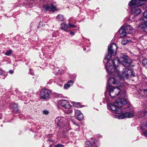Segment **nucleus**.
I'll use <instances>...</instances> for the list:
<instances>
[{"instance_id": "nucleus-15", "label": "nucleus", "mask_w": 147, "mask_h": 147, "mask_svg": "<svg viewBox=\"0 0 147 147\" xmlns=\"http://www.w3.org/2000/svg\"><path fill=\"white\" fill-rule=\"evenodd\" d=\"M64 118L63 117H59L56 118L55 123L58 125H60L61 123H64Z\"/></svg>"}, {"instance_id": "nucleus-4", "label": "nucleus", "mask_w": 147, "mask_h": 147, "mask_svg": "<svg viewBox=\"0 0 147 147\" xmlns=\"http://www.w3.org/2000/svg\"><path fill=\"white\" fill-rule=\"evenodd\" d=\"M119 59L117 58L115 59L117 63L120 62L121 64L125 67H129L131 65L133 61L131 59L129 58L127 55H124L123 53H121Z\"/></svg>"}, {"instance_id": "nucleus-10", "label": "nucleus", "mask_w": 147, "mask_h": 147, "mask_svg": "<svg viewBox=\"0 0 147 147\" xmlns=\"http://www.w3.org/2000/svg\"><path fill=\"white\" fill-rule=\"evenodd\" d=\"M115 102V105L119 108L122 107L127 103L126 100L123 98H119Z\"/></svg>"}, {"instance_id": "nucleus-29", "label": "nucleus", "mask_w": 147, "mask_h": 147, "mask_svg": "<svg viewBox=\"0 0 147 147\" xmlns=\"http://www.w3.org/2000/svg\"><path fill=\"white\" fill-rule=\"evenodd\" d=\"M69 28H76L77 27L76 26L71 23H69Z\"/></svg>"}, {"instance_id": "nucleus-5", "label": "nucleus", "mask_w": 147, "mask_h": 147, "mask_svg": "<svg viewBox=\"0 0 147 147\" xmlns=\"http://www.w3.org/2000/svg\"><path fill=\"white\" fill-rule=\"evenodd\" d=\"M117 46L115 43L109 44L108 47V53L105 57V60L109 59L112 55H116L117 51Z\"/></svg>"}, {"instance_id": "nucleus-19", "label": "nucleus", "mask_w": 147, "mask_h": 147, "mask_svg": "<svg viewBox=\"0 0 147 147\" xmlns=\"http://www.w3.org/2000/svg\"><path fill=\"white\" fill-rule=\"evenodd\" d=\"M139 28L142 29L144 31L147 33V26L145 24H142L139 26Z\"/></svg>"}, {"instance_id": "nucleus-31", "label": "nucleus", "mask_w": 147, "mask_h": 147, "mask_svg": "<svg viewBox=\"0 0 147 147\" xmlns=\"http://www.w3.org/2000/svg\"><path fill=\"white\" fill-rule=\"evenodd\" d=\"M64 146L60 144H58L55 146V147H63Z\"/></svg>"}, {"instance_id": "nucleus-25", "label": "nucleus", "mask_w": 147, "mask_h": 147, "mask_svg": "<svg viewBox=\"0 0 147 147\" xmlns=\"http://www.w3.org/2000/svg\"><path fill=\"white\" fill-rule=\"evenodd\" d=\"M142 64L143 65L147 68V59H144L142 61Z\"/></svg>"}, {"instance_id": "nucleus-24", "label": "nucleus", "mask_w": 147, "mask_h": 147, "mask_svg": "<svg viewBox=\"0 0 147 147\" xmlns=\"http://www.w3.org/2000/svg\"><path fill=\"white\" fill-rule=\"evenodd\" d=\"M124 26L125 28L126 31H129L128 33H127L130 32L133 29L132 27L129 25Z\"/></svg>"}, {"instance_id": "nucleus-36", "label": "nucleus", "mask_w": 147, "mask_h": 147, "mask_svg": "<svg viewBox=\"0 0 147 147\" xmlns=\"http://www.w3.org/2000/svg\"><path fill=\"white\" fill-rule=\"evenodd\" d=\"M83 50L84 51H85L86 50V48H84V49H83Z\"/></svg>"}, {"instance_id": "nucleus-7", "label": "nucleus", "mask_w": 147, "mask_h": 147, "mask_svg": "<svg viewBox=\"0 0 147 147\" xmlns=\"http://www.w3.org/2000/svg\"><path fill=\"white\" fill-rule=\"evenodd\" d=\"M51 94L50 91L46 89H42L40 92V98L43 99H48L49 98V96Z\"/></svg>"}, {"instance_id": "nucleus-30", "label": "nucleus", "mask_w": 147, "mask_h": 147, "mask_svg": "<svg viewBox=\"0 0 147 147\" xmlns=\"http://www.w3.org/2000/svg\"><path fill=\"white\" fill-rule=\"evenodd\" d=\"M43 113L45 115H47L49 114V112L47 110H44L43 111Z\"/></svg>"}, {"instance_id": "nucleus-23", "label": "nucleus", "mask_w": 147, "mask_h": 147, "mask_svg": "<svg viewBox=\"0 0 147 147\" xmlns=\"http://www.w3.org/2000/svg\"><path fill=\"white\" fill-rule=\"evenodd\" d=\"M57 19L58 21H63L64 20V18L63 16L62 15L59 14L57 17Z\"/></svg>"}, {"instance_id": "nucleus-6", "label": "nucleus", "mask_w": 147, "mask_h": 147, "mask_svg": "<svg viewBox=\"0 0 147 147\" xmlns=\"http://www.w3.org/2000/svg\"><path fill=\"white\" fill-rule=\"evenodd\" d=\"M122 76L123 78H127L128 77H134V72L128 68L124 69L122 72Z\"/></svg>"}, {"instance_id": "nucleus-33", "label": "nucleus", "mask_w": 147, "mask_h": 147, "mask_svg": "<svg viewBox=\"0 0 147 147\" xmlns=\"http://www.w3.org/2000/svg\"><path fill=\"white\" fill-rule=\"evenodd\" d=\"M70 33L72 35H74V32H70Z\"/></svg>"}, {"instance_id": "nucleus-8", "label": "nucleus", "mask_w": 147, "mask_h": 147, "mask_svg": "<svg viewBox=\"0 0 147 147\" xmlns=\"http://www.w3.org/2000/svg\"><path fill=\"white\" fill-rule=\"evenodd\" d=\"M57 10L56 7L52 4L50 5L48 4L43 5V9H42V11L45 13H46L47 11H51L53 12Z\"/></svg>"}, {"instance_id": "nucleus-3", "label": "nucleus", "mask_w": 147, "mask_h": 147, "mask_svg": "<svg viewBox=\"0 0 147 147\" xmlns=\"http://www.w3.org/2000/svg\"><path fill=\"white\" fill-rule=\"evenodd\" d=\"M116 60L115 59L113 61H109L107 62L106 63V70L107 72L109 74L113 73L115 72L113 75V78L116 77L119 75V76L120 78V75L119 74V72L118 71H115L116 69V66L115 64L116 63Z\"/></svg>"}, {"instance_id": "nucleus-26", "label": "nucleus", "mask_w": 147, "mask_h": 147, "mask_svg": "<svg viewBox=\"0 0 147 147\" xmlns=\"http://www.w3.org/2000/svg\"><path fill=\"white\" fill-rule=\"evenodd\" d=\"M85 147H93L91 145V144L90 142L89 141H87L85 143Z\"/></svg>"}, {"instance_id": "nucleus-27", "label": "nucleus", "mask_w": 147, "mask_h": 147, "mask_svg": "<svg viewBox=\"0 0 147 147\" xmlns=\"http://www.w3.org/2000/svg\"><path fill=\"white\" fill-rule=\"evenodd\" d=\"M12 53V51L11 50H7L5 53V55L7 56H9L11 55Z\"/></svg>"}, {"instance_id": "nucleus-37", "label": "nucleus", "mask_w": 147, "mask_h": 147, "mask_svg": "<svg viewBox=\"0 0 147 147\" xmlns=\"http://www.w3.org/2000/svg\"><path fill=\"white\" fill-rule=\"evenodd\" d=\"M72 111H70V112L71 113H72Z\"/></svg>"}, {"instance_id": "nucleus-2", "label": "nucleus", "mask_w": 147, "mask_h": 147, "mask_svg": "<svg viewBox=\"0 0 147 147\" xmlns=\"http://www.w3.org/2000/svg\"><path fill=\"white\" fill-rule=\"evenodd\" d=\"M146 1L147 0H131L129 2L128 5L132 7L135 6L132 8L131 11V15L130 16V18H133L132 15L137 16L141 12V9L136 6H141L145 4V1Z\"/></svg>"}, {"instance_id": "nucleus-16", "label": "nucleus", "mask_w": 147, "mask_h": 147, "mask_svg": "<svg viewBox=\"0 0 147 147\" xmlns=\"http://www.w3.org/2000/svg\"><path fill=\"white\" fill-rule=\"evenodd\" d=\"M140 128L142 130L147 129L143 132V134L144 136L147 137V122L145 124H143L141 126Z\"/></svg>"}, {"instance_id": "nucleus-32", "label": "nucleus", "mask_w": 147, "mask_h": 147, "mask_svg": "<svg viewBox=\"0 0 147 147\" xmlns=\"http://www.w3.org/2000/svg\"><path fill=\"white\" fill-rule=\"evenodd\" d=\"M9 72L10 74H13L14 71H13L11 70L9 71Z\"/></svg>"}, {"instance_id": "nucleus-17", "label": "nucleus", "mask_w": 147, "mask_h": 147, "mask_svg": "<svg viewBox=\"0 0 147 147\" xmlns=\"http://www.w3.org/2000/svg\"><path fill=\"white\" fill-rule=\"evenodd\" d=\"M68 27V26L67 24L65 23L61 24V28L62 30L67 32H69Z\"/></svg>"}, {"instance_id": "nucleus-11", "label": "nucleus", "mask_w": 147, "mask_h": 147, "mask_svg": "<svg viewBox=\"0 0 147 147\" xmlns=\"http://www.w3.org/2000/svg\"><path fill=\"white\" fill-rule=\"evenodd\" d=\"M59 102L61 106L64 108L69 109L71 108V105H70L69 102L66 100H60Z\"/></svg>"}, {"instance_id": "nucleus-34", "label": "nucleus", "mask_w": 147, "mask_h": 147, "mask_svg": "<svg viewBox=\"0 0 147 147\" xmlns=\"http://www.w3.org/2000/svg\"><path fill=\"white\" fill-rule=\"evenodd\" d=\"M3 74V72L1 70H0V76L2 75Z\"/></svg>"}, {"instance_id": "nucleus-21", "label": "nucleus", "mask_w": 147, "mask_h": 147, "mask_svg": "<svg viewBox=\"0 0 147 147\" xmlns=\"http://www.w3.org/2000/svg\"><path fill=\"white\" fill-rule=\"evenodd\" d=\"M131 41L129 40H128L127 39L123 38L121 42L122 45H124Z\"/></svg>"}, {"instance_id": "nucleus-28", "label": "nucleus", "mask_w": 147, "mask_h": 147, "mask_svg": "<svg viewBox=\"0 0 147 147\" xmlns=\"http://www.w3.org/2000/svg\"><path fill=\"white\" fill-rule=\"evenodd\" d=\"M73 105L74 107H78L80 106V105L79 103L76 102H73Z\"/></svg>"}, {"instance_id": "nucleus-22", "label": "nucleus", "mask_w": 147, "mask_h": 147, "mask_svg": "<svg viewBox=\"0 0 147 147\" xmlns=\"http://www.w3.org/2000/svg\"><path fill=\"white\" fill-rule=\"evenodd\" d=\"M12 105L13 107V109L14 112H17L19 111L17 104L16 103H13L12 104Z\"/></svg>"}, {"instance_id": "nucleus-9", "label": "nucleus", "mask_w": 147, "mask_h": 147, "mask_svg": "<svg viewBox=\"0 0 147 147\" xmlns=\"http://www.w3.org/2000/svg\"><path fill=\"white\" fill-rule=\"evenodd\" d=\"M134 114V112L133 109L130 111H128L126 113L120 115L118 116L119 119H123L125 118H131L132 117Z\"/></svg>"}, {"instance_id": "nucleus-14", "label": "nucleus", "mask_w": 147, "mask_h": 147, "mask_svg": "<svg viewBox=\"0 0 147 147\" xmlns=\"http://www.w3.org/2000/svg\"><path fill=\"white\" fill-rule=\"evenodd\" d=\"M75 116L78 120H82L83 119V115L79 110H77L75 113Z\"/></svg>"}, {"instance_id": "nucleus-20", "label": "nucleus", "mask_w": 147, "mask_h": 147, "mask_svg": "<svg viewBox=\"0 0 147 147\" xmlns=\"http://www.w3.org/2000/svg\"><path fill=\"white\" fill-rule=\"evenodd\" d=\"M143 21L145 24L147 23V11H145L143 14Z\"/></svg>"}, {"instance_id": "nucleus-18", "label": "nucleus", "mask_w": 147, "mask_h": 147, "mask_svg": "<svg viewBox=\"0 0 147 147\" xmlns=\"http://www.w3.org/2000/svg\"><path fill=\"white\" fill-rule=\"evenodd\" d=\"M74 83L73 81L72 80H70L68 81L67 83L66 84H65L64 85V88L65 89H67L70 86L72 85Z\"/></svg>"}, {"instance_id": "nucleus-12", "label": "nucleus", "mask_w": 147, "mask_h": 147, "mask_svg": "<svg viewBox=\"0 0 147 147\" xmlns=\"http://www.w3.org/2000/svg\"><path fill=\"white\" fill-rule=\"evenodd\" d=\"M129 31H126L125 28L124 26H122L119 30V36L122 38L124 37Z\"/></svg>"}, {"instance_id": "nucleus-13", "label": "nucleus", "mask_w": 147, "mask_h": 147, "mask_svg": "<svg viewBox=\"0 0 147 147\" xmlns=\"http://www.w3.org/2000/svg\"><path fill=\"white\" fill-rule=\"evenodd\" d=\"M108 107L111 111H113L115 113H117L118 107L117 106L115 105V102H114V104L111 103L108 106Z\"/></svg>"}, {"instance_id": "nucleus-1", "label": "nucleus", "mask_w": 147, "mask_h": 147, "mask_svg": "<svg viewBox=\"0 0 147 147\" xmlns=\"http://www.w3.org/2000/svg\"><path fill=\"white\" fill-rule=\"evenodd\" d=\"M119 79V75L117 76L114 78H110L108 80L107 83L106 91L105 93L108 90L110 96L114 98L119 95L122 92H124L123 96L126 98L127 95L125 93L126 89V85L125 83H122L121 80H118Z\"/></svg>"}, {"instance_id": "nucleus-35", "label": "nucleus", "mask_w": 147, "mask_h": 147, "mask_svg": "<svg viewBox=\"0 0 147 147\" xmlns=\"http://www.w3.org/2000/svg\"><path fill=\"white\" fill-rule=\"evenodd\" d=\"M31 69H30V71H31L30 74H31L33 75V73L32 72H31Z\"/></svg>"}]
</instances>
